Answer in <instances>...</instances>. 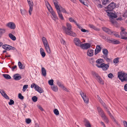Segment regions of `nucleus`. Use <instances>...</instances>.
<instances>
[{
    "instance_id": "obj_1",
    "label": "nucleus",
    "mask_w": 127,
    "mask_h": 127,
    "mask_svg": "<svg viewBox=\"0 0 127 127\" xmlns=\"http://www.w3.org/2000/svg\"><path fill=\"white\" fill-rule=\"evenodd\" d=\"M67 28L63 26L62 28L65 33L67 34L75 37L76 36V34L71 31L72 26L70 24L68 23H66Z\"/></svg>"
},
{
    "instance_id": "obj_2",
    "label": "nucleus",
    "mask_w": 127,
    "mask_h": 127,
    "mask_svg": "<svg viewBox=\"0 0 127 127\" xmlns=\"http://www.w3.org/2000/svg\"><path fill=\"white\" fill-rule=\"evenodd\" d=\"M118 77L122 82L124 81L127 82V73L121 72H119L118 73Z\"/></svg>"
},
{
    "instance_id": "obj_3",
    "label": "nucleus",
    "mask_w": 127,
    "mask_h": 127,
    "mask_svg": "<svg viewBox=\"0 0 127 127\" xmlns=\"http://www.w3.org/2000/svg\"><path fill=\"white\" fill-rule=\"evenodd\" d=\"M42 40L47 52L48 53L50 54L51 52L50 49L46 39L44 37H43Z\"/></svg>"
},
{
    "instance_id": "obj_4",
    "label": "nucleus",
    "mask_w": 127,
    "mask_h": 127,
    "mask_svg": "<svg viewBox=\"0 0 127 127\" xmlns=\"http://www.w3.org/2000/svg\"><path fill=\"white\" fill-rule=\"evenodd\" d=\"M107 42L109 43H111L114 44H119L120 42L117 40L113 38H110L109 37H107Z\"/></svg>"
},
{
    "instance_id": "obj_5",
    "label": "nucleus",
    "mask_w": 127,
    "mask_h": 127,
    "mask_svg": "<svg viewBox=\"0 0 127 127\" xmlns=\"http://www.w3.org/2000/svg\"><path fill=\"white\" fill-rule=\"evenodd\" d=\"M97 66L99 68H101L103 70H106L108 69L109 66V64H105L104 63L100 65H97Z\"/></svg>"
},
{
    "instance_id": "obj_6",
    "label": "nucleus",
    "mask_w": 127,
    "mask_h": 127,
    "mask_svg": "<svg viewBox=\"0 0 127 127\" xmlns=\"http://www.w3.org/2000/svg\"><path fill=\"white\" fill-rule=\"evenodd\" d=\"M80 94L81 95L82 97L83 98L84 102L88 103L89 102V98L88 97L86 96V94L81 91L80 92Z\"/></svg>"
},
{
    "instance_id": "obj_7",
    "label": "nucleus",
    "mask_w": 127,
    "mask_h": 127,
    "mask_svg": "<svg viewBox=\"0 0 127 127\" xmlns=\"http://www.w3.org/2000/svg\"><path fill=\"white\" fill-rule=\"evenodd\" d=\"M48 9L51 14L52 15L53 17H52L53 18V19L55 21L56 20L58 19V18L57 16L56 15L55 12L53 9V8H48Z\"/></svg>"
},
{
    "instance_id": "obj_8",
    "label": "nucleus",
    "mask_w": 127,
    "mask_h": 127,
    "mask_svg": "<svg viewBox=\"0 0 127 127\" xmlns=\"http://www.w3.org/2000/svg\"><path fill=\"white\" fill-rule=\"evenodd\" d=\"M74 42L77 46L80 47L82 43L81 42L79 39L77 38H75L74 39Z\"/></svg>"
},
{
    "instance_id": "obj_9",
    "label": "nucleus",
    "mask_w": 127,
    "mask_h": 127,
    "mask_svg": "<svg viewBox=\"0 0 127 127\" xmlns=\"http://www.w3.org/2000/svg\"><path fill=\"white\" fill-rule=\"evenodd\" d=\"M91 46V45L90 43H85L82 44L80 47L83 49H87L89 48Z\"/></svg>"
},
{
    "instance_id": "obj_10",
    "label": "nucleus",
    "mask_w": 127,
    "mask_h": 127,
    "mask_svg": "<svg viewBox=\"0 0 127 127\" xmlns=\"http://www.w3.org/2000/svg\"><path fill=\"white\" fill-rule=\"evenodd\" d=\"M6 26L10 29L13 30L14 29L16 28L15 24L13 22H9L7 23Z\"/></svg>"
},
{
    "instance_id": "obj_11",
    "label": "nucleus",
    "mask_w": 127,
    "mask_h": 127,
    "mask_svg": "<svg viewBox=\"0 0 127 127\" xmlns=\"http://www.w3.org/2000/svg\"><path fill=\"white\" fill-rule=\"evenodd\" d=\"M103 30L106 32L108 34H111L113 33L114 32L113 31H111L110 29L107 28L105 27H104L102 28Z\"/></svg>"
},
{
    "instance_id": "obj_12",
    "label": "nucleus",
    "mask_w": 127,
    "mask_h": 127,
    "mask_svg": "<svg viewBox=\"0 0 127 127\" xmlns=\"http://www.w3.org/2000/svg\"><path fill=\"white\" fill-rule=\"evenodd\" d=\"M121 31L120 32V34L121 36H126L127 34V32L125 31V29L122 27H121Z\"/></svg>"
},
{
    "instance_id": "obj_13",
    "label": "nucleus",
    "mask_w": 127,
    "mask_h": 127,
    "mask_svg": "<svg viewBox=\"0 0 127 127\" xmlns=\"http://www.w3.org/2000/svg\"><path fill=\"white\" fill-rule=\"evenodd\" d=\"M57 11L59 15V17L60 19L62 20H63L64 19L62 14L61 13V8H56Z\"/></svg>"
},
{
    "instance_id": "obj_14",
    "label": "nucleus",
    "mask_w": 127,
    "mask_h": 127,
    "mask_svg": "<svg viewBox=\"0 0 127 127\" xmlns=\"http://www.w3.org/2000/svg\"><path fill=\"white\" fill-rule=\"evenodd\" d=\"M97 109L98 112L101 117L105 115L104 112L102 109L100 107H98Z\"/></svg>"
},
{
    "instance_id": "obj_15",
    "label": "nucleus",
    "mask_w": 127,
    "mask_h": 127,
    "mask_svg": "<svg viewBox=\"0 0 127 127\" xmlns=\"http://www.w3.org/2000/svg\"><path fill=\"white\" fill-rule=\"evenodd\" d=\"M13 77L14 79L16 80H19L22 78L20 75L18 74H15L13 75Z\"/></svg>"
},
{
    "instance_id": "obj_16",
    "label": "nucleus",
    "mask_w": 127,
    "mask_h": 127,
    "mask_svg": "<svg viewBox=\"0 0 127 127\" xmlns=\"http://www.w3.org/2000/svg\"><path fill=\"white\" fill-rule=\"evenodd\" d=\"M104 62V60L103 59L100 58L98 59L96 61V62L97 63V64L96 65V66H97V65H100L101 64L104 63H103Z\"/></svg>"
},
{
    "instance_id": "obj_17",
    "label": "nucleus",
    "mask_w": 127,
    "mask_h": 127,
    "mask_svg": "<svg viewBox=\"0 0 127 127\" xmlns=\"http://www.w3.org/2000/svg\"><path fill=\"white\" fill-rule=\"evenodd\" d=\"M85 123V125L86 127H91V125L89 121L86 119H84V121Z\"/></svg>"
},
{
    "instance_id": "obj_18",
    "label": "nucleus",
    "mask_w": 127,
    "mask_h": 127,
    "mask_svg": "<svg viewBox=\"0 0 127 127\" xmlns=\"http://www.w3.org/2000/svg\"><path fill=\"white\" fill-rule=\"evenodd\" d=\"M34 88L36 90L40 93H41L44 92L43 90L38 85L35 86V87H34Z\"/></svg>"
},
{
    "instance_id": "obj_19",
    "label": "nucleus",
    "mask_w": 127,
    "mask_h": 127,
    "mask_svg": "<svg viewBox=\"0 0 127 127\" xmlns=\"http://www.w3.org/2000/svg\"><path fill=\"white\" fill-rule=\"evenodd\" d=\"M101 49L99 45H97L96 47V48L95 50V55H96L99 52Z\"/></svg>"
},
{
    "instance_id": "obj_20",
    "label": "nucleus",
    "mask_w": 127,
    "mask_h": 127,
    "mask_svg": "<svg viewBox=\"0 0 127 127\" xmlns=\"http://www.w3.org/2000/svg\"><path fill=\"white\" fill-rule=\"evenodd\" d=\"M94 50H93L90 49H89L87 52L88 55L90 57L93 56V55Z\"/></svg>"
},
{
    "instance_id": "obj_21",
    "label": "nucleus",
    "mask_w": 127,
    "mask_h": 127,
    "mask_svg": "<svg viewBox=\"0 0 127 127\" xmlns=\"http://www.w3.org/2000/svg\"><path fill=\"white\" fill-rule=\"evenodd\" d=\"M110 21L112 23L115 27H117L118 26V23L116 22V20L114 19H110Z\"/></svg>"
},
{
    "instance_id": "obj_22",
    "label": "nucleus",
    "mask_w": 127,
    "mask_h": 127,
    "mask_svg": "<svg viewBox=\"0 0 127 127\" xmlns=\"http://www.w3.org/2000/svg\"><path fill=\"white\" fill-rule=\"evenodd\" d=\"M95 76L97 78V80L98 82L101 84H103V83L102 81V79L99 76V75L98 74H95Z\"/></svg>"
},
{
    "instance_id": "obj_23",
    "label": "nucleus",
    "mask_w": 127,
    "mask_h": 127,
    "mask_svg": "<svg viewBox=\"0 0 127 127\" xmlns=\"http://www.w3.org/2000/svg\"><path fill=\"white\" fill-rule=\"evenodd\" d=\"M116 7V3L112 2L108 5L107 8H115Z\"/></svg>"
},
{
    "instance_id": "obj_24",
    "label": "nucleus",
    "mask_w": 127,
    "mask_h": 127,
    "mask_svg": "<svg viewBox=\"0 0 127 127\" xmlns=\"http://www.w3.org/2000/svg\"><path fill=\"white\" fill-rule=\"evenodd\" d=\"M53 2L55 8H60V7L57 0H53Z\"/></svg>"
},
{
    "instance_id": "obj_25",
    "label": "nucleus",
    "mask_w": 127,
    "mask_h": 127,
    "mask_svg": "<svg viewBox=\"0 0 127 127\" xmlns=\"http://www.w3.org/2000/svg\"><path fill=\"white\" fill-rule=\"evenodd\" d=\"M41 72L42 75L44 76H45L46 75V70L44 67H42L41 68Z\"/></svg>"
},
{
    "instance_id": "obj_26",
    "label": "nucleus",
    "mask_w": 127,
    "mask_h": 127,
    "mask_svg": "<svg viewBox=\"0 0 127 127\" xmlns=\"http://www.w3.org/2000/svg\"><path fill=\"white\" fill-rule=\"evenodd\" d=\"M9 45L7 44H4L2 45V47L4 49L7 50H9Z\"/></svg>"
},
{
    "instance_id": "obj_27",
    "label": "nucleus",
    "mask_w": 127,
    "mask_h": 127,
    "mask_svg": "<svg viewBox=\"0 0 127 127\" xmlns=\"http://www.w3.org/2000/svg\"><path fill=\"white\" fill-rule=\"evenodd\" d=\"M53 85V86L51 87V88L52 89L54 92H56L58 90L57 87L55 85Z\"/></svg>"
},
{
    "instance_id": "obj_28",
    "label": "nucleus",
    "mask_w": 127,
    "mask_h": 127,
    "mask_svg": "<svg viewBox=\"0 0 127 127\" xmlns=\"http://www.w3.org/2000/svg\"><path fill=\"white\" fill-rule=\"evenodd\" d=\"M40 54L42 56L44 57L45 56L46 54L43 48H41L40 49Z\"/></svg>"
},
{
    "instance_id": "obj_29",
    "label": "nucleus",
    "mask_w": 127,
    "mask_h": 127,
    "mask_svg": "<svg viewBox=\"0 0 127 127\" xmlns=\"http://www.w3.org/2000/svg\"><path fill=\"white\" fill-rule=\"evenodd\" d=\"M110 10H106V12L108 14V15L109 16L110 15H113L114 14V13L111 12V11H112L114 8H110Z\"/></svg>"
},
{
    "instance_id": "obj_30",
    "label": "nucleus",
    "mask_w": 127,
    "mask_h": 127,
    "mask_svg": "<svg viewBox=\"0 0 127 127\" xmlns=\"http://www.w3.org/2000/svg\"><path fill=\"white\" fill-rule=\"evenodd\" d=\"M30 8H32L33 3L32 0H27Z\"/></svg>"
},
{
    "instance_id": "obj_31",
    "label": "nucleus",
    "mask_w": 127,
    "mask_h": 127,
    "mask_svg": "<svg viewBox=\"0 0 127 127\" xmlns=\"http://www.w3.org/2000/svg\"><path fill=\"white\" fill-rule=\"evenodd\" d=\"M8 35L9 37L12 40L14 41L16 40V37L12 34L11 33H9L8 34Z\"/></svg>"
},
{
    "instance_id": "obj_32",
    "label": "nucleus",
    "mask_w": 127,
    "mask_h": 127,
    "mask_svg": "<svg viewBox=\"0 0 127 127\" xmlns=\"http://www.w3.org/2000/svg\"><path fill=\"white\" fill-rule=\"evenodd\" d=\"M103 119V120L105 123H108L109 122L108 119L107 117L105 115L103 116V117H101Z\"/></svg>"
},
{
    "instance_id": "obj_33",
    "label": "nucleus",
    "mask_w": 127,
    "mask_h": 127,
    "mask_svg": "<svg viewBox=\"0 0 127 127\" xmlns=\"http://www.w3.org/2000/svg\"><path fill=\"white\" fill-rule=\"evenodd\" d=\"M5 30L4 29H0V38L2 35L5 32Z\"/></svg>"
},
{
    "instance_id": "obj_34",
    "label": "nucleus",
    "mask_w": 127,
    "mask_h": 127,
    "mask_svg": "<svg viewBox=\"0 0 127 127\" xmlns=\"http://www.w3.org/2000/svg\"><path fill=\"white\" fill-rule=\"evenodd\" d=\"M3 76L6 79H9L11 78V76L8 74H2Z\"/></svg>"
},
{
    "instance_id": "obj_35",
    "label": "nucleus",
    "mask_w": 127,
    "mask_h": 127,
    "mask_svg": "<svg viewBox=\"0 0 127 127\" xmlns=\"http://www.w3.org/2000/svg\"><path fill=\"white\" fill-rule=\"evenodd\" d=\"M108 55H104L103 56L104 58L107 62L110 61L111 60L110 59L108 58Z\"/></svg>"
},
{
    "instance_id": "obj_36",
    "label": "nucleus",
    "mask_w": 127,
    "mask_h": 127,
    "mask_svg": "<svg viewBox=\"0 0 127 127\" xmlns=\"http://www.w3.org/2000/svg\"><path fill=\"white\" fill-rule=\"evenodd\" d=\"M88 26L90 28H92L95 30L96 31L98 30V29L92 24H89L88 25Z\"/></svg>"
},
{
    "instance_id": "obj_37",
    "label": "nucleus",
    "mask_w": 127,
    "mask_h": 127,
    "mask_svg": "<svg viewBox=\"0 0 127 127\" xmlns=\"http://www.w3.org/2000/svg\"><path fill=\"white\" fill-rule=\"evenodd\" d=\"M18 65L20 69H23L25 68V66L23 65V64L20 62H18Z\"/></svg>"
},
{
    "instance_id": "obj_38",
    "label": "nucleus",
    "mask_w": 127,
    "mask_h": 127,
    "mask_svg": "<svg viewBox=\"0 0 127 127\" xmlns=\"http://www.w3.org/2000/svg\"><path fill=\"white\" fill-rule=\"evenodd\" d=\"M102 52L104 55H108V51L106 48L103 49Z\"/></svg>"
},
{
    "instance_id": "obj_39",
    "label": "nucleus",
    "mask_w": 127,
    "mask_h": 127,
    "mask_svg": "<svg viewBox=\"0 0 127 127\" xmlns=\"http://www.w3.org/2000/svg\"><path fill=\"white\" fill-rule=\"evenodd\" d=\"M21 13L22 15H24L26 14V11L25 8H22L20 9Z\"/></svg>"
},
{
    "instance_id": "obj_40",
    "label": "nucleus",
    "mask_w": 127,
    "mask_h": 127,
    "mask_svg": "<svg viewBox=\"0 0 127 127\" xmlns=\"http://www.w3.org/2000/svg\"><path fill=\"white\" fill-rule=\"evenodd\" d=\"M102 4L105 5L107 4L108 3H109V0H102Z\"/></svg>"
},
{
    "instance_id": "obj_41",
    "label": "nucleus",
    "mask_w": 127,
    "mask_h": 127,
    "mask_svg": "<svg viewBox=\"0 0 127 127\" xmlns=\"http://www.w3.org/2000/svg\"><path fill=\"white\" fill-rule=\"evenodd\" d=\"M119 58L118 57L117 58L113 60V63L114 64H117L119 62Z\"/></svg>"
},
{
    "instance_id": "obj_42",
    "label": "nucleus",
    "mask_w": 127,
    "mask_h": 127,
    "mask_svg": "<svg viewBox=\"0 0 127 127\" xmlns=\"http://www.w3.org/2000/svg\"><path fill=\"white\" fill-rule=\"evenodd\" d=\"M95 62V61L94 59L93 58H91L90 60V63L92 64L93 66H94L95 65L94 63Z\"/></svg>"
},
{
    "instance_id": "obj_43",
    "label": "nucleus",
    "mask_w": 127,
    "mask_h": 127,
    "mask_svg": "<svg viewBox=\"0 0 127 127\" xmlns=\"http://www.w3.org/2000/svg\"><path fill=\"white\" fill-rule=\"evenodd\" d=\"M45 3L47 8H52L51 5L47 1H45Z\"/></svg>"
},
{
    "instance_id": "obj_44",
    "label": "nucleus",
    "mask_w": 127,
    "mask_h": 127,
    "mask_svg": "<svg viewBox=\"0 0 127 127\" xmlns=\"http://www.w3.org/2000/svg\"><path fill=\"white\" fill-rule=\"evenodd\" d=\"M57 85L60 87L62 88L63 86L64 85L62 84L58 80H57Z\"/></svg>"
},
{
    "instance_id": "obj_45",
    "label": "nucleus",
    "mask_w": 127,
    "mask_h": 127,
    "mask_svg": "<svg viewBox=\"0 0 127 127\" xmlns=\"http://www.w3.org/2000/svg\"><path fill=\"white\" fill-rule=\"evenodd\" d=\"M54 113L56 115H58L59 114V112L57 109H55L54 110Z\"/></svg>"
},
{
    "instance_id": "obj_46",
    "label": "nucleus",
    "mask_w": 127,
    "mask_h": 127,
    "mask_svg": "<svg viewBox=\"0 0 127 127\" xmlns=\"http://www.w3.org/2000/svg\"><path fill=\"white\" fill-rule=\"evenodd\" d=\"M54 81L53 79H51L48 81V83L50 85L52 86L53 85Z\"/></svg>"
},
{
    "instance_id": "obj_47",
    "label": "nucleus",
    "mask_w": 127,
    "mask_h": 127,
    "mask_svg": "<svg viewBox=\"0 0 127 127\" xmlns=\"http://www.w3.org/2000/svg\"><path fill=\"white\" fill-rule=\"evenodd\" d=\"M32 99L33 102H35L37 101V98L36 96H34L32 97Z\"/></svg>"
},
{
    "instance_id": "obj_48",
    "label": "nucleus",
    "mask_w": 127,
    "mask_h": 127,
    "mask_svg": "<svg viewBox=\"0 0 127 127\" xmlns=\"http://www.w3.org/2000/svg\"><path fill=\"white\" fill-rule=\"evenodd\" d=\"M113 14L114 15H110L109 16L111 18V19H113L114 18H116L117 17V15H116L114 13V14Z\"/></svg>"
},
{
    "instance_id": "obj_49",
    "label": "nucleus",
    "mask_w": 127,
    "mask_h": 127,
    "mask_svg": "<svg viewBox=\"0 0 127 127\" xmlns=\"http://www.w3.org/2000/svg\"><path fill=\"white\" fill-rule=\"evenodd\" d=\"M69 21L72 22H74V23H76V21H75L74 19H73L71 17H70L69 18Z\"/></svg>"
},
{
    "instance_id": "obj_50",
    "label": "nucleus",
    "mask_w": 127,
    "mask_h": 127,
    "mask_svg": "<svg viewBox=\"0 0 127 127\" xmlns=\"http://www.w3.org/2000/svg\"><path fill=\"white\" fill-rule=\"evenodd\" d=\"M10 101L8 103V104L10 105H12L14 104V101L12 99H10Z\"/></svg>"
},
{
    "instance_id": "obj_51",
    "label": "nucleus",
    "mask_w": 127,
    "mask_h": 127,
    "mask_svg": "<svg viewBox=\"0 0 127 127\" xmlns=\"http://www.w3.org/2000/svg\"><path fill=\"white\" fill-rule=\"evenodd\" d=\"M18 97L21 99H23L24 98V97L21 94L19 93L18 94Z\"/></svg>"
},
{
    "instance_id": "obj_52",
    "label": "nucleus",
    "mask_w": 127,
    "mask_h": 127,
    "mask_svg": "<svg viewBox=\"0 0 127 127\" xmlns=\"http://www.w3.org/2000/svg\"><path fill=\"white\" fill-rule=\"evenodd\" d=\"M0 93L3 96L4 95H5L6 94L5 92L2 90H0Z\"/></svg>"
},
{
    "instance_id": "obj_53",
    "label": "nucleus",
    "mask_w": 127,
    "mask_h": 127,
    "mask_svg": "<svg viewBox=\"0 0 127 127\" xmlns=\"http://www.w3.org/2000/svg\"><path fill=\"white\" fill-rule=\"evenodd\" d=\"M111 118L112 120H113L114 122L116 123L118 126L120 124H119L118 122L114 118V116H113V118Z\"/></svg>"
},
{
    "instance_id": "obj_54",
    "label": "nucleus",
    "mask_w": 127,
    "mask_h": 127,
    "mask_svg": "<svg viewBox=\"0 0 127 127\" xmlns=\"http://www.w3.org/2000/svg\"><path fill=\"white\" fill-rule=\"evenodd\" d=\"M31 121L30 119H26V122L27 124H29L31 122Z\"/></svg>"
},
{
    "instance_id": "obj_55",
    "label": "nucleus",
    "mask_w": 127,
    "mask_h": 127,
    "mask_svg": "<svg viewBox=\"0 0 127 127\" xmlns=\"http://www.w3.org/2000/svg\"><path fill=\"white\" fill-rule=\"evenodd\" d=\"M108 77L109 78L111 79L112 78L114 77V76L112 73H110L108 74Z\"/></svg>"
},
{
    "instance_id": "obj_56",
    "label": "nucleus",
    "mask_w": 127,
    "mask_h": 127,
    "mask_svg": "<svg viewBox=\"0 0 127 127\" xmlns=\"http://www.w3.org/2000/svg\"><path fill=\"white\" fill-rule=\"evenodd\" d=\"M123 123L125 127H127V122L125 121H124Z\"/></svg>"
},
{
    "instance_id": "obj_57",
    "label": "nucleus",
    "mask_w": 127,
    "mask_h": 127,
    "mask_svg": "<svg viewBox=\"0 0 127 127\" xmlns=\"http://www.w3.org/2000/svg\"><path fill=\"white\" fill-rule=\"evenodd\" d=\"M3 97L6 99H9V98L6 94L3 96Z\"/></svg>"
},
{
    "instance_id": "obj_58",
    "label": "nucleus",
    "mask_w": 127,
    "mask_h": 127,
    "mask_svg": "<svg viewBox=\"0 0 127 127\" xmlns=\"http://www.w3.org/2000/svg\"><path fill=\"white\" fill-rule=\"evenodd\" d=\"M62 89L64 90H65V91H66L67 92H68L69 91L68 90L66 89V88L65 87L64 85L62 87Z\"/></svg>"
},
{
    "instance_id": "obj_59",
    "label": "nucleus",
    "mask_w": 127,
    "mask_h": 127,
    "mask_svg": "<svg viewBox=\"0 0 127 127\" xmlns=\"http://www.w3.org/2000/svg\"><path fill=\"white\" fill-rule=\"evenodd\" d=\"M37 85H36L35 84L33 83L31 86V87L32 88H33V87H35V86H37Z\"/></svg>"
},
{
    "instance_id": "obj_60",
    "label": "nucleus",
    "mask_w": 127,
    "mask_h": 127,
    "mask_svg": "<svg viewBox=\"0 0 127 127\" xmlns=\"http://www.w3.org/2000/svg\"><path fill=\"white\" fill-rule=\"evenodd\" d=\"M32 10L33 8H30V9H29V12L30 15H31L32 13Z\"/></svg>"
},
{
    "instance_id": "obj_61",
    "label": "nucleus",
    "mask_w": 127,
    "mask_h": 127,
    "mask_svg": "<svg viewBox=\"0 0 127 127\" xmlns=\"http://www.w3.org/2000/svg\"><path fill=\"white\" fill-rule=\"evenodd\" d=\"M81 31L83 32H88L89 31L87 30H86L84 29H83L82 28L81 29Z\"/></svg>"
},
{
    "instance_id": "obj_62",
    "label": "nucleus",
    "mask_w": 127,
    "mask_h": 127,
    "mask_svg": "<svg viewBox=\"0 0 127 127\" xmlns=\"http://www.w3.org/2000/svg\"><path fill=\"white\" fill-rule=\"evenodd\" d=\"M107 113L111 118H113V116L112 115L110 111H108Z\"/></svg>"
},
{
    "instance_id": "obj_63",
    "label": "nucleus",
    "mask_w": 127,
    "mask_h": 127,
    "mask_svg": "<svg viewBox=\"0 0 127 127\" xmlns=\"http://www.w3.org/2000/svg\"><path fill=\"white\" fill-rule=\"evenodd\" d=\"M9 47H10L9 50H15L16 49L15 47H12L10 45V46H9Z\"/></svg>"
},
{
    "instance_id": "obj_64",
    "label": "nucleus",
    "mask_w": 127,
    "mask_h": 127,
    "mask_svg": "<svg viewBox=\"0 0 127 127\" xmlns=\"http://www.w3.org/2000/svg\"><path fill=\"white\" fill-rule=\"evenodd\" d=\"M28 85H24L23 87V89H24L25 90H26V89L28 88Z\"/></svg>"
}]
</instances>
